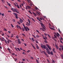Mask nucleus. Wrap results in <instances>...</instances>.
Returning <instances> with one entry per match:
<instances>
[{
  "label": "nucleus",
  "instance_id": "1",
  "mask_svg": "<svg viewBox=\"0 0 63 63\" xmlns=\"http://www.w3.org/2000/svg\"><path fill=\"white\" fill-rule=\"evenodd\" d=\"M40 23L41 24V27H43L44 29H45V30H46V29H45L46 27H45V26H44V24L41 22Z\"/></svg>",
  "mask_w": 63,
  "mask_h": 63
},
{
  "label": "nucleus",
  "instance_id": "2",
  "mask_svg": "<svg viewBox=\"0 0 63 63\" xmlns=\"http://www.w3.org/2000/svg\"><path fill=\"white\" fill-rule=\"evenodd\" d=\"M43 38L45 40H44V41L45 42V43H47V40H47V37L46 36H45V38L44 37H43Z\"/></svg>",
  "mask_w": 63,
  "mask_h": 63
},
{
  "label": "nucleus",
  "instance_id": "3",
  "mask_svg": "<svg viewBox=\"0 0 63 63\" xmlns=\"http://www.w3.org/2000/svg\"><path fill=\"white\" fill-rule=\"evenodd\" d=\"M16 27L17 28H18V27H19V28H20V29H21V28L18 25H16Z\"/></svg>",
  "mask_w": 63,
  "mask_h": 63
},
{
  "label": "nucleus",
  "instance_id": "4",
  "mask_svg": "<svg viewBox=\"0 0 63 63\" xmlns=\"http://www.w3.org/2000/svg\"><path fill=\"white\" fill-rule=\"evenodd\" d=\"M46 46H47V47H48V48L49 49H51V47H50V46H49V45H48V44H47L46 45Z\"/></svg>",
  "mask_w": 63,
  "mask_h": 63
},
{
  "label": "nucleus",
  "instance_id": "5",
  "mask_svg": "<svg viewBox=\"0 0 63 63\" xmlns=\"http://www.w3.org/2000/svg\"><path fill=\"white\" fill-rule=\"evenodd\" d=\"M22 22H23V20L21 19H20L19 20V22H20V23H22Z\"/></svg>",
  "mask_w": 63,
  "mask_h": 63
},
{
  "label": "nucleus",
  "instance_id": "6",
  "mask_svg": "<svg viewBox=\"0 0 63 63\" xmlns=\"http://www.w3.org/2000/svg\"><path fill=\"white\" fill-rule=\"evenodd\" d=\"M17 40H18V44H20L21 43L20 42V39H18Z\"/></svg>",
  "mask_w": 63,
  "mask_h": 63
},
{
  "label": "nucleus",
  "instance_id": "7",
  "mask_svg": "<svg viewBox=\"0 0 63 63\" xmlns=\"http://www.w3.org/2000/svg\"><path fill=\"white\" fill-rule=\"evenodd\" d=\"M47 48V47H46V46L44 45L43 46V48H44V49H46V48Z\"/></svg>",
  "mask_w": 63,
  "mask_h": 63
},
{
  "label": "nucleus",
  "instance_id": "8",
  "mask_svg": "<svg viewBox=\"0 0 63 63\" xmlns=\"http://www.w3.org/2000/svg\"><path fill=\"white\" fill-rule=\"evenodd\" d=\"M31 40L32 41V42H35V39H34V38H32Z\"/></svg>",
  "mask_w": 63,
  "mask_h": 63
},
{
  "label": "nucleus",
  "instance_id": "9",
  "mask_svg": "<svg viewBox=\"0 0 63 63\" xmlns=\"http://www.w3.org/2000/svg\"><path fill=\"white\" fill-rule=\"evenodd\" d=\"M60 56L61 57V58L62 59H63V54H61Z\"/></svg>",
  "mask_w": 63,
  "mask_h": 63
},
{
  "label": "nucleus",
  "instance_id": "10",
  "mask_svg": "<svg viewBox=\"0 0 63 63\" xmlns=\"http://www.w3.org/2000/svg\"><path fill=\"white\" fill-rule=\"evenodd\" d=\"M27 7H28V9H31V7H30V6H29V5L27 6Z\"/></svg>",
  "mask_w": 63,
  "mask_h": 63
},
{
  "label": "nucleus",
  "instance_id": "11",
  "mask_svg": "<svg viewBox=\"0 0 63 63\" xmlns=\"http://www.w3.org/2000/svg\"><path fill=\"white\" fill-rule=\"evenodd\" d=\"M36 18H37V20H39V21H40V22H42V21H41V20H40V19H39V18H38V17H37Z\"/></svg>",
  "mask_w": 63,
  "mask_h": 63
},
{
  "label": "nucleus",
  "instance_id": "12",
  "mask_svg": "<svg viewBox=\"0 0 63 63\" xmlns=\"http://www.w3.org/2000/svg\"><path fill=\"white\" fill-rule=\"evenodd\" d=\"M24 28L25 31H27V32H28V31H27V28L26 27H24Z\"/></svg>",
  "mask_w": 63,
  "mask_h": 63
},
{
  "label": "nucleus",
  "instance_id": "13",
  "mask_svg": "<svg viewBox=\"0 0 63 63\" xmlns=\"http://www.w3.org/2000/svg\"><path fill=\"white\" fill-rule=\"evenodd\" d=\"M49 28L50 29H51V30H55V29H54L53 28H51V27H49Z\"/></svg>",
  "mask_w": 63,
  "mask_h": 63
},
{
  "label": "nucleus",
  "instance_id": "14",
  "mask_svg": "<svg viewBox=\"0 0 63 63\" xmlns=\"http://www.w3.org/2000/svg\"><path fill=\"white\" fill-rule=\"evenodd\" d=\"M50 53L51 55H53V52L52 51H51Z\"/></svg>",
  "mask_w": 63,
  "mask_h": 63
},
{
  "label": "nucleus",
  "instance_id": "15",
  "mask_svg": "<svg viewBox=\"0 0 63 63\" xmlns=\"http://www.w3.org/2000/svg\"><path fill=\"white\" fill-rule=\"evenodd\" d=\"M27 23L29 26H30V25H31V23H30H30H29L28 22H27Z\"/></svg>",
  "mask_w": 63,
  "mask_h": 63
},
{
  "label": "nucleus",
  "instance_id": "16",
  "mask_svg": "<svg viewBox=\"0 0 63 63\" xmlns=\"http://www.w3.org/2000/svg\"><path fill=\"white\" fill-rule=\"evenodd\" d=\"M36 47L37 49H39V47H38V45L36 44Z\"/></svg>",
  "mask_w": 63,
  "mask_h": 63
},
{
  "label": "nucleus",
  "instance_id": "17",
  "mask_svg": "<svg viewBox=\"0 0 63 63\" xmlns=\"http://www.w3.org/2000/svg\"><path fill=\"white\" fill-rule=\"evenodd\" d=\"M7 3L8 5H9V6H11V4H10V3H9L7 1L6 2Z\"/></svg>",
  "mask_w": 63,
  "mask_h": 63
},
{
  "label": "nucleus",
  "instance_id": "18",
  "mask_svg": "<svg viewBox=\"0 0 63 63\" xmlns=\"http://www.w3.org/2000/svg\"><path fill=\"white\" fill-rule=\"evenodd\" d=\"M16 9L15 8L13 9V11L14 12H16Z\"/></svg>",
  "mask_w": 63,
  "mask_h": 63
},
{
  "label": "nucleus",
  "instance_id": "19",
  "mask_svg": "<svg viewBox=\"0 0 63 63\" xmlns=\"http://www.w3.org/2000/svg\"><path fill=\"white\" fill-rule=\"evenodd\" d=\"M55 34H56V35L57 36V35L58 36H60V35L59 34V33H57V34H56V33H55Z\"/></svg>",
  "mask_w": 63,
  "mask_h": 63
},
{
  "label": "nucleus",
  "instance_id": "20",
  "mask_svg": "<svg viewBox=\"0 0 63 63\" xmlns=\"http://www.w3.org/2000/svg\"><path fill=\"white\" fill-rule=\"evenodd\" d=\"M31 19L32 20V21H34V22H35V20H34V19H33V18L31 17Z\"/></svg>",
  "mask_w": 63,
  "mask_h": 63
},
{
  "label": "nucleus",
  "instance_id": "21",
  "mask_svg": "<svg viewBox=\"0 0 63 63\" xmlns=\"http://www.w3.org/2000/svg\"><path fill=\"white\" fill-rule=\"evenodd\" d=\"M15 17H16V18H17H17H18V16H17V15H16Z\"/></svg>",
  "mask_w": 63,
  "mask_h": 63
},
{
  "label": "nucleus",
  "instance_id": "22",
  "mask_svg": "<svg viewBox=\"0 0 63 63\" xmlns=\"http://www.w3.org/2000/svg\"><path fill=\"white\" fill-rule=\"evenodd\" d=\"M48 53V54H50V52L49 51V50L48 51H47Z\"/></svg>",
  "mask_w": 63,
  "mask_h": 63
},
{
  "label": "nucleus",
  "instance_id": "23",
  "mask_svg": "<svg viewBox=\"0 0 63 63\" xmlns=\"http://www.w3.org/2000/svg\"><path fill=\"white\" fill-rule=\"evenodd\" d=\"M61 47L62 50H63V46L62 45H61Z\"/></svg>",
  "mask_w": 63,
  "mask_h": 63
},
{
  "label": "nucleus",
  "instance_id": "24",
  "mask_svg": "<svg viewBox=\"0 0 63 63\" xmlns=\"http://www.w3.org/2000/svg\"><path fill=\"white\" fill-rule=\"evenodd\" d=\"M32 36H33V37H34V38H35V39H36V36H35V35H34L33 34H32Z\"/></svg>",
  "mask_w": 63,
  "mask_h": 63
},
{
  "label": "nucleus",
  "instance_id": "25",
  "mask_svg": "<svg viewBox=\"0 0 63 63\" xmlns=\"http://www.w3.org/2000/svg\"><path fill=\"white\" fill-rule=\"evenodd\" d=\"M52 38L54 40V41H56V40L55 39V38L54 37H52Z\"/></svg>",
  "mask_w": 63,
  "mask_h": 63
},
{
  "label": "nucleus",
  "instance_id": "26",
  "mask_svg": "<svg viewBox=\"0 0 63 63\" xmlns=\"http://www.w3.org/2000/svg\"><path fill=\"white\" fill-rule=\"evenodd\" d=\"M33 14L34 15V16H36V14H35V13H34V12H33Z\"/></svg>",
  "mask_w": 63,
  "mask_h": 63
},
{
  "label": "nucleus",
  "instance_id": "27",
  "mask_svg": "<svg viewBox=\"0 0 63 63\" xmlns=\"http://www.w3.org/2000/svg\"><path fill=\"white\" fill-rule=\"evenodd\" d=\"M46 50L47 51H49V49H48V48L47 47L46 48Z\"/></svg>",
  "mask_w": 63,
  "mask_h": 63
},
{
  "label": "nucleus",
  "instance_id": "28",
  "mask_svg": "<svg viewBox=\"0 0 63 63\" xmlns=\"http://www.w3.org/2000/svg\"><path fill=\"white\" fill-rule=\"evenodd\" d=\"M36 37L37 38H39V36L38 35H36Z\"/></svg>",
  "mask_w": 63,
  "mask_h": 63
},
{
  "label": "nucleus",
  "instance_id": "29",
  "mask_svg": "<svg viewBox=\"0 0 63 63\" xmlns=\"http://www.w3.org/2000/svg\"><path fill=\"white\" fill-rule=\"evenodd\" d=\"M14 60L15 61H16L17 60V59L16 58L15 59H14Z\"/></svg>",
  "mask_w": 63,
  "mask_h": 63
},
{
  "label": "nucleus",
  "instance_id": "30",
  "mask_svg": "<svg viewBox=\"0 0 63 63\" xmlns=\"http://www.w3.org/2000/svg\"><path fill=\"white\" fill-rule=\"evenodd\" d=\"M28 21L29 22V23H30V20L29 19H28Z\"/></svg>",
  "mask_w": 63,
  "mask_h": 63
},
{
  "label": "nucleus",
  "instance_id": "31",
  "mask_svg": "<svg viewBox=\"0 0 63 63\" xmlns=\"http://www.w3.org/2000/svg\"><path fill=\"white\" fill-rule=\"evenodd\" d=\"M36 61L38 63H39V61H38L37 60H36Z\"/></svg>",
  "mask_w": 63,
  "mask_h": 63
},
{
  "label": "nucleus",
  "instance_id": "32",
  "mask_svg": "<svg viewBox=\"0 0 63 63\" xmlns=\"http://www.w3.org/2000/svg\"><path fill=\"white\" fill-rule=\"evenodd\" d=\"M15 12H16L17 13H18V14H19V12H18L17 10H16Z\"/></svg>",
  "mask_w": 63,
  "mask_h": 63
},
{
  "label": "nucleus",
  "instance_id": "33",
  "mask_svg": "<svg viewBox=\"0 0 63 63\" xmlns=\"http://www.w3.org/2000/svg\"><path fill=\"white\" fill-rule=\"evenodd\" d=\"M22 36H24V37H25V34H24V33L22 34Z\"/></svg>",
  "mask_w": 63,
  "mask_h": 63
},
{
  "label": "nucleus",
  "instance_id": "34",
  "mask_svg": "<svg viewBox=\"0 0 63 63\" xmlns=\"http://www.w3.org/2000/svg\"><path fill=\"white\" fill-rule=\"evenodd\" d=\"M17 49L19 50V51H20V49L19 48H18L17 47Z\"/></svg>",
  "mask_w": 63,
  "mask_h": 63
},
{
  "label": "nucleus",
  "instance_id": "35",
  "mask_svg": "<svg viewBox=\"0 0 63 63\" xmlns=\"http://www.w3.org/2000/svg\"><path fill=\"white\" fill-rule=\"evenodd\" d=\"M54 37L56 39L57 38V37L56 36H55V34H54Z\"/></svg>",
  "mask_w": 63,
  "mask_h": 63
},
{
  "label": "nucleus",
  "instance_id": "36",
  "mask_svg": "<svg viewBox=\"0 0 63 63\" xmlns=\"http://www.w3.org/2000/svg\"><path fill=\"white\" fill-rule=\"evenodd\" d=\"M30 58L31 59H34L33 57H31Z\"/></svg>",
  "mask_w": 63,
  "mask_h": 63
},
{
  "label": "nucleus",
  "instance_id": "37",
  "mask_svg": "<svg viewBox=\"0 0 63 63\" xmlns=\"http://www.w3.org/2000/svg\"><path fill=\"white\" fill-rule=\"evenodd\" d=\"M47 61L48 63H49V60H48V59H47Z\"/></svg>",
  "mask_w": 63,
  "mask_h": 63
},
{
  "label": "nucleus",
  "instance_id": "38",
  "mask_svg": "<svg viewBox=\"0 0 63 63\" xmlns=\"http://www.w3.org/2000/svg\"><path fill=\"white\" fill-rule=\"evenodd\" d=\"M26 27L27 28V29L28 30V31H29V30H30L29 29V28H28V27Z\"/></svg>",
  "mask_w": 63,
  "mask_h": 63
},
{
  "label": "nucleus",
  "instance_id": "39",
  "mask_svg": "<svg viewBox=\"0 0 63 63\" xmlns=\"http://www.w3.org/2000/svg\"><path fill=\"white\" fill-rule=\"evenodd\" d=\"M5 41H4L5 42V43H6V44H8L7 42V41H6V40L5 39Z\"/></svg>",
  "mask_w": 63,
  "mask_h": 63
},
{
  "label": "nucleus",
  "instance_id": "40",
  "mask_svg": "<svg viewBox=\"0 0 63 63\" xmlns=\"http://www.w3.org/2000/svg\"><path fill=\"white\" fill-rule=\"evenodd\" d=\"M53 49H52V51H53V52L54 51V50H55V48H53Z\"/></svg>",
  "mask_w": 63,
  "mask_h": 63
},
{
  "label": "nucleus",
  "instance_id": "41",
  "mask_svg": "<svg viewBox=\"0 0 63 63\" xmlns=\"http://www.w3.org/2000/svg\"><path fill=\"white\" fill-rule=\"evenodd\" d=\"M13 22H15V21H16V20H15V19H13Z\"/></svg>",
  "mask_w": 63,
  "mask_h": 63
},
{
  "label": "nucleus",
  "instance_id": "42",
  "mask_svg": "<svg viewBox=\"0 0 63 63\" xmlns=\"http://www.w3.org/2000/svg\"><path fill=\"white\" fill-rule=\"evenodd\" d=\"M11 25L12 27H13V28H14V26H13V25L12 24H11Z\"/></svg>",
  "mask_w": 63,
  "mask_h": 63
},
{
  "label": "nucleus",
  "instance_id": "43",
  "mask_svg": "<svg viewBox=\"0 0 63 63\" xmlns=\"http://www.w3.org/2000/svg\"><path fill=\"white\" fill-rule=\"evenodd\" d=\"M60 39V41L61 43H62V44H63V42H62V41H61V39Z\"/></svg>",
  "mask_w": 63,
  "mask_h": 63
},
{
  "label": "nucleus",
  "instance_id": "44",
  "mask_svg": "<svg viewBox=\"0 0 63 63\" xmlns=\"http://www.w3.org/2000/svg\"><path fill=\"white\" fill-rule=\"evenodd\" d=\"M27 1H28V2L29 3H30V0H27Z\"/></svg>",
  "mask_w": 63,
  "mask_h": 63
},
{
  "label": "nucleus",
  "instance_id": "45",
  "mask_svg": "<svg viewBox=\"0 0 63 63\" xmlns=\"http://www.w3.org/2000/svg\"><path fill=\"white\" fill-rule=\"evenodd\" d=\"M15 49H16V51H18V50H17V49L16 48V47H15Z\"/></svg>",
  "mask_w": 63,
  "mask_h": 63
},
{
  "label": "nucleus",
  "instance_id": "46",
  "mask_svg": "<svg viewBox=\"0 0 63 63\" xmlns=\"http://www.w3.org/2000/svg\"><path fill=\"white\" fill-rule=\"evenodd\" d=\"M8 50H9V52H10V50H11V49H10L9 48H8Z\"/></svg>",
  "mask_w": 63,
  "mask_h": 63
},
{
  "label": "nucleus",
  "instance_id": "47",
  "mask_svg": "<svg viewBox=\"0 0 63 63\" xmlns=\"http://www.w3.org/2000/svg\"><path fill=\"white\" fill-rule=\"evenodd\" d=\"M30 50H28L27 51V52H28V53H29V52H30Z\"/></svg>",
  "mask_w": 63,
  "mask_h": 63
},
{
  "label": "nucleus",
  "instance_id": "48",
  "mask_svg": "<svg viewBox=\"0 0 63 63\" xmlns=\"http://www.w3.org/2000/svg\"><path fill=\"white\" fill-rule=\"evenodd\" d=\"M14 5H15V6L16 7V4L15 3H14Z\"/></svg>",
  "mask_w": 63,
  "mask_h": 63
},
{
  "label": "nucleus",
  "instance_id": "49",
  "mask_svg": "<svg viewBox=\"0 0 63 63\" xmlns=\"http://www.w3.org/2000/svg\"><path fill=\"white\" fill-rule=\"evenodd\" d=\"M48 36V37H49V38H51V37H50V35H49L48 34H47Z\"/></svg>",
  "mask_w": 63,
  "mask_h": 63
},
{
  "label": "nucleus",
  "instance_id": "50",
  "mask_svg": "<svg viewBox=\"0 0 63 63\" xmlns=\"http://www.w3.org/2000/svg\"><path fill=\"white\" fill-rule=\"evenodd\" d=\"M17 8H19V9H20V8H19V6H18V5H17Z\"/></svg>",
  "mask_w": 63,
  "mask_h": 63
},
{
  "label": "nucleus",
  "instance_id": "51",
  "mask_svg": "<svg viewBox=\"0 0 63 63\" xmlns=\"http://www.w3.org/2000/svg\"><path fill=\"white\" fill-rule=\"evenodd\" d=\"M28 12H29L30 13V14H32V13H31V12H30V11L28 10Z\"/></svg>",
  "mask_w": 63,
  "mask_h": 63
},
{
  "label": "nucleus",
  "instance_id": "52",
  "mask_svg": "<svg viewBox=\"0 0 63 63\" xmlns=\"http://www.w3.org/2000/svg\"><path fill=\"white\" fill-rule=\"evenodd\" d=\"M4 31H7V29H6L5 28H4Z\"/></svg>",
  "mask_w": 63,
  "mask_h": 63
},
{
  "label": "nucleus",
  "instance_id": "53",
  "mask_svg": "<svg viewBox=\"0 0 63 63\" xmlns=\"http://www.w3.org/2000/svg\"><path fill=\"white\" fill-rule=\"evenodd\" d=\"M8 12H9V13H11V12H12V11H11L8 10Z\"/></svg>",
  "mask_w": 63,
  "mask_h": 63
},
{
  "label": "nucleus",
  "instance_id": "54",
  "mask_svg": "<svg viewBox=\"0 0 63 63\" xmlns=\"http://www.w3.org/2000/svg\"><path fill=\"white\" fill-rule=\"evenodd\" d=\"M0 40H1V41H3V40L2 39V38H0Z\"/></svg>",
  "mask_w": 63,
  "mask_h": 63
},
{
  "label": "nucleus",
  "instance_id": "55",
  "mask_svg": "<svg viewBox=\"0 0 63 63\" xmlns=\"http://www.w3.org/2000/svg\"><path fill=\"white\" fill-rule=\"evenodd\" d=\"M55 47L56 48L57 47H58L57 46V45H56V44L55 45Z\"/></svg>",
  "mask_w": 63,
  "mask_h": 63
},
{
  "label": "nucleus",
  "instance_id": "56",
  "mask_svg": "<svg viewBox=\"0 0 63 63\" xmlns=\"http://www.w3.org/2000/svg\"><path fill=\"white\" fill-rule=\"evenodd\" d=\"M44 35H45V36H47V35L48 34H47L46 33H44Z\"/></svg>",
  "mask_w": 63,
  "mask_h": 63
},
{
  "label": "nucleus",
  "instance_id": "57",
  "mask_svg": "<svg viewBox=\"0 0 63 63\" xmlns=\"http://www.w3.org/2000/svg\"><path fill=\"white\" fill-rule=\"evenodd\" d=\"M40 29H41L43 30V31H45L44 30H43V28H40Z\"/></svg>",
  "mask_w": 63,
  "mask_h": 63
},
{
  "label": "nucleus",
  "instance_id": "58",
  "mask_svg": "<svg viewBox=\"0 0 63 63\" xmlns=\"http://www.w3.org/2000/svg\"><path fill=\"white\" fill-rule=\"evenodd\" d=\"M36 32H38V33H39V32L38 30H36Z\"/></svg>",
  "mask_w": 63,
  "mask_h": 63
},
{
  "label": "nucleus",
  "instance_id": "59",
  "mask_svg": "<svg viewBox=\"0 0 63 63\" xmlns=\"http://www.w3.org/2000/svg\"><path fill=\"white\" fill-rule=\"evenodd\" d=\"M17 23H18V24H20V22H18V21H17Z\"/></svg>",
  "mask_w": 63,
  "mask_h": 63
},
{
  "label": "nucleus",
  "instance_id": "60",
  "mask_svg": "<svg viewBox=\"0 0 63 63\" xmlns=\"http://www.w3.org/2000/svg\"><path fill=\"white\" fill-rule=\"evenodd\" d=\"M22 29L23 31H25V30H24V29L23 28H22Z\"/></svg>",
  "mask_w": 63,
  "mask_h": 63
},
{
  "label": "nucleus",
  "instance_id": "61",
  "mask_svg": "<svg viewBox=\"0 0 63 63\" xmlns=\"http://www.w3.org/2000/svg\"><path fill=\"white\" fill-rule=\"evenodd\" d=\"M22 60L23 61H25V59H22Z\"/></svg>",
  "mask_w": 63,
  "mask_h": 63
},
{
  "label": "nucleus",
  "instance_id": "62",
  "mask_svg": "<svg viewBox=\"0 0 63 63\" xmlns=\"http://www.w3.org/2000/svg\"><path fill=\"white\" fill-rule=\"evenodd\" d=\"M59 50H60H60H61V48H59Z\"/></svg>",
  "mask_w": 63,
  "mask_h": 63
},
{
  "label": "nucleus",
  "instance_id": "63",
  "mask_svg": "<svg viewBox=\"0 0 63 63\" xmlns=\"http://www.w3.org/2000/svg\"><path fill=\"white\" fill-rule=\"evenodd\" d=\"M11 10H12V11H13L14 10V9L13 8H11Z\"/></svg>",
  "mask_w": 63,
  "mask_h": 63
},
{
  "label": "nucleus",
  "instance_id": "64",
  "mask_svg": "<svg viewBox=\"0 0 63 63\" xmlns=\"http://www.w3.org/2000/svg\"><path fill=\"white\" fill-rule=\"evenodd\" d=\"M8 32L9 33H11V32L9 31H8Z\"/></svg>",
  "mask_w": 63,
  "mask_h": 63
}]
</instances>
